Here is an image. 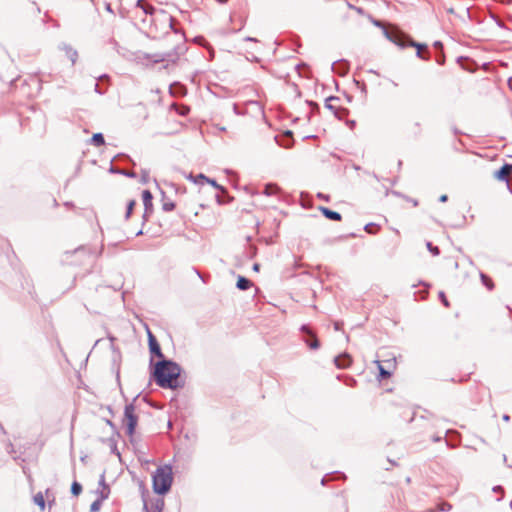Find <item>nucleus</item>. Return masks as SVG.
I'll return each mask as SVG.
<instances>
[{
	"label": "nucleus",
	"mask_w": 512,
	"mask_h": 512,
	"mask_svg": "<svg viewBox=\"0 0 512 512\" xmlns=\"http://www.w3.org/2000/svg\"><path fill=\"white\" fill-rule=\"evenodd\" d=\"M154 378L156 383L163 388L175 389L179 387L180 368L171 361H159L154 368Z\"/></svg>",
	"instance_id": "obj_1"
},
{
	"label": "nucleus",
	"mask_w": 512,
	"mask_h": 512,
	"mask_svg": "<svg viewBox=\"0 0 512 512\" xmlns=\"http://www.w3.org/2000/svg\"><path fill=\"white\" fill-rule=\"evenodd\" d=\"M386 37L400 48L414 47L417 56L422 60L429 59V51L426 44L415 42L409 35L403 33L397 28H390L385 31Z\"/></svg>",
	"instance_id": "obj_2"
},
{
	"label": "nucleus",
	"mask_w": 512,
	"mask_h": 512,
	"mask_svg": "<svg viewBox=\"0 0 512 512\" xmlns=\"http://www.w3.org/2000/svg\"><path fill=\"white\" fill-rule=\"evenodd\" d=\"M152 481L155 493L160 495L166 494L173 482L172 468L169 465L158 467L152 477Z\"/></svg>",
	"instance_id": "obj_3"
},
{
	"label": "nucleus",
	"mask_w": 512,
	"mask_h": 512,
	"mask_svg": "<svg viewBox=\"0 0 512 512\" xmlns=\"http://www.w3.org/2000/svg\"><path fill=\"white\" fill-rule=\"evenodd\" d=\"M139 421V412L135 405L129 404L125 406L121 426L125 433L131 438L133 437Z\"/></svg>",
	"instance_id": "obj_4"
},
{
	"label": "nucleus",
	"mask_w": 512,
	"mask_h": 512,
	"mask_svg": "<svg viewBox=\"0 0 512 512\" xmlns=\"http://www.w3.org/2000/svg\"><path fill=\"white\" fill-rule=\"evenodd\" d=\"M155 8L146 0H138L136 4V15L141 17L142 22H146V18L142 16H152Z\"/></svg>",
	"instance_id": "obj_5"
},
{
	"label": "nucleus",
	"mask_w": 512,
	"mask_h": 512,
	"mask_svg": "<svg viewBox=\"0 0 512 512\" xmlns=\"http://www.w3.org/2000/svg\"><path fill=\"white\" fill-rule=\"evenodd\" d=\"M147 336H148V344H149V350L151 354L155 355L156 357L163 359L164 355L161 351L160 345L156 339V337L153 335V333L147 329Z\"/></svg>",
	"instance_id": "obj_6"
},
{
	"label": "nucleus",
	"mask_w": 512,
	"mask_h": 512,
	"mask_svg": "<svg viewBox=\"0 0 512 512\" xmlns=\"http://www.w3.org/2000/svg\"><path fill=\"white\" fill-rule=\"evenodd\" d=\"M60 51H61V59L63 61L66 60V61L70 62L71 65L75 64L77 57H78V53L73 47H71L69 45H63L60 48Z\"/></svg>",
	"instance_id": "obj_7"
},
{
	"label": "nucleus",
	"mask_w": 512,
	"mask_h": 512,
	"mask_svg": "<svg viewBox=\"0 0 512 512\" xmlns=\"http://www.w3.org/2000/svg\"><path fill=\"white\" fill-rule=\"evenodd\" d=\"M512 173V165L505 164L498 171L494 173V177L497 180L505 181L508 179L510 174Z\"/></svg>",
	"instance_id": "obj_8"
},
{
	"label": "nucleus",
	"mask_w": 512,
	"mask_h": 512,
	"mask_svg": "<svg viewBox=\"0 0 512 512\" xmlns=\"http://www.w3.org/2000/svg\"><path fill=\"white\" fill-rule=\"evenodd\" d=\"M142 201H143V204H144V207H145V212L146 213H151L152 212V207H153V204H152V194L149 190H143L142 191Z\"/></svg>",
	"instance_id": "obj_9"
},
{
	"label": "nucleus",
	"mask_w": 512,
	"mask_h": 512,
	"mask_svg": "<svg viewBox=\"0 0 512 512\" xmlns=\"http://www.w3.org/2000/svg\"><path fill=\"white\" fill-rule=\"evenodd\" d=\"M319 210L322 212V214L330 219V220H334V221H341L342 219V216L336 212V211H332L326 207H320Z\"/></svg>",
	"instance_id": "obj_10"
},
{
	"label": "nucleus",
	"mask_w": 512,
	"mask_h": 512,
	"mask_svg": "<svg viewBox=\"0 0 512 512\" xmlns=\"http://www.w3.org/2000/svg\"><path fill=\"white\" fill-rule=\"evenodd\" d=\"M352 360L350 358L349 355H340L338 357L335 358V364L337 367L339 368H346L348 366H350Z\"/></svg>",
	"instance_id": "obj_11"
},
{
	"label": "nucleus",
	"mask_w": 512,
	"mask_h": 512,
	"mask_svg": "<svg viewBox=\"0 0 512 512\" xmlns=\"http://www.w3.org/2000/svg\"><path fill=\"white\" fill-rule=\"evenodd\" d=\"M136 205L135 197H128L126 199V211H125V219H129L132 214V211Z\"/></svg>",
	"instance_id": "obj_12"
},
{
	"label": "nucleus",
	"mask_w": 512,
	"mask_h": 512,
	"mask_svg": "<svg viewBox=\"0 0 512 512\" xmlns=\"http://www.w3.org/2000/svg\"><path fill=\"white\" fill-rule=\"evenodd\" d=\"M236 286L240 290H247L252 286V282L243 276H239Z\"/></svg>",
	"instance_id": "obj_13"
},
{
	"label": "nucleus",
	"mask_w": 512,
	"mask_h": 512,
	"mask_svg": "<svg viewBox=\"0 0 512 512\" xmlns=\"http://www.w3.org/2000/svg\"><path fill=\"white\" fill-rule=\"evenodd\" d=\"M135 108H138V110L133 111L135 116L142 117L144 119L148 117V110L142 103H138Z\"/></svg>",
	"instance_id": "obj_14"
},
{
	"label": "nucleus",
	"mask_w": 512,
	"mask_h": 512,
	"mask_svg": "<svg viewBox=\"0 0 512 512\" xmlns=\"http://www.w3.org/2000/svg\"><path fill=\"white\" fill-rule=\"evenodd\" d=\"M303 330H305L312 338L311 341L306 340L307 345H309L311 349H317L319 347V341L316 336L306 327H303Z\"/></svg>",
	"instance_id": "obj_15"
},
{
	"label": "nucleus",
	"mask_w": 512,
	"mask_h": 512,
	"mask_svg": "<svg viewBox=\"0 0 512 512\" xmlns=\"http://www.w3.org/2000/svg\"><path fill=\"white\" fill-rule=\"evenodd\" d=\"M91 142H92V144H94L95 146H98V147L105 144L104 137L101 133H95L92 136Z\"/></svg>",
	"instance_id": "obj_16"
},
{
	"label": "nucleus",
	"mask_w": 512,
	"mask_h": 512,
	"mask_svg": "<svg viewBox=\"0 0 512 512\" xmlns=\"http://www.w3.org/2000/svg\"><path fill=\"white\" fill-rule=\"evenodd\" d=\"M34 502L35 504H37L41 510H44L45 508V499H44V496L41 492L37 493L35 496H34Z\"/></svg>",
	"instance_id": "obj_17"
},
{
	"label": "nucleus",
	"mask_w": 512,
	"mask_h": 512,
	"mask_svg": "<svg viewBox=\"0 0 512 512\" xmlns=\"http://www.w3.org/2000/svg\"><path fill=\"white\" fill-rule=\"evenodd\" d=\"M365 231L369 234H376L380 231V226L375 223H369L365 226Z\"/></svg>",
	"instance_id": "obj_18"
},
{
	"label": "nucleus",
	"mask_w": 512,
	"mask_h": 512,
	"mask_svg": "<svg viewBox=\"0 0 512 512\" xmlns=\"http://www.w3.org/2000/svg\"><path fill=\"white\" fill-rule=\"evenodd\" d=\"M279 188L274 184H268L265 186L264 194L267 196L274 195L278 192Z\"/></svg>",
	"instance_id": "obj_19"
},
{
	"label": "nucleus",
	"mask_w": 512,
	"mask_h": 512,
	"mask_svg": "<svg viewBox=\"0 0 512 512\" xmlns=\"http://www.w3.org/2000/svg\"><path fill=\"white\" fill-rule=\"evenodd\" d=\"M482 283L489 289L492 290L494 288V283L490 277L485 274H481Z\"/></svg>",
	"instance_id": "obj_20"
},
{
	"label": "nucleus",
	"mask_w": 512,
	"mask_h": 512,
	"mask_svg": "<svg viewBox=\"0 0 512 512\" xmlns=\"http://www.w3.org/2000/svg\"><path fill=\"white\" fill-rule=\"evenodd\" d=\"M376 364L378 366V369H379V374L381 376V378H389L391 376V372L387 371L381 364L380 361H376Z\"/></svg>",
	"instance_id": "obj_21"
},
{
	"label": "nucleus",
	"mask_w": 512,
	"mask_h": 512,
	"mask_svg": "<svg viewBox=\"0 0 512 512\" xmlns=\"http://www.w3.org/2000/svg\"><path fill=\"white\" fill-rule=\"evenodd\" d=\"M81 492H82V486L76 481L73 482L71 485V493L74 496H78V495H80Z\"/></svg>",
	"instance_id": "obj_22"
},
{
	"label": "nucleus",
	"mask_w": 512,
	"mask_h": 512,
	"mask_svg": "<svg viewBox=\"0 0 512 512\" xmlns=\"http://www.w3.org/2000/svg\"><path fill=\"white\" fill-rule=\"evenodd\" d=\"M338 101V98L336 97H330L326 100L325 102V106L326 108L334 111L335 110V106H334V102H337Z\"/></svg>",
	"instance_id": "obj_23"
},
{
	"label": "nucleus",
	"mask_w": 512,
	"mask_h": 512,
	"mask_svg": "<svg viewBox=\"0 0 512 512\" xmlns=\"http://www.w3.org/2000/svg\"><path fill=\"white\" fill-rule=\"evenodd\" d=\"M427 248L435 256L439 255V253H440L439 248L436 246H433L432 243H430V242L427 243Z\"/></svg>",
	"instance_id": "obj_24"
},
{
	"label": "nucleus",
	"mask_w": 512,
	"mask_h": 512,
	"mask_svg": "<svg viewBox=\"0 0 512 512\" xmlns=\"http://www.w3.org/2000/svg\"><path fill=\"white\" fill-rule=\"evenodd\" d=\"M175 204L173 202H164L163 209L167 212L174 210Z\"/></svg>",
	"instance_id": "obj_25"
},
{
	"label": "nucleus",
	"mask_w": 512,
	"mask_h": 512,
	"mask_svg": "<svg viewBox=\"0 0 512 512\" xmlns=\"http://www.w3.org/2000/svg\"><path fill=\"white\" fill-rule=\"evenodd\" d=\"M387 364H388V367L391 368V367H394L395 366V360H386L385 361Z\"/></svg>",
	"instance_id": "obj_26"
},
{
	"label": "nucleus",
	"mask_w": 512,
	"mask_h": 512,
	"mask_svg": "<svg viewBox=\"0 0 512 512\" xmlns=\"http://www.w3.org/2000/svg\"><path fill=\"white\" fill-rule=\"evenodd\" d=\"M206 182L210 183L211 185H213L214 187H218V185L216 184V182L214 180H211V179H206Z\"/></svg>",
	"instance_id": "obj_27"
},
{
	"label": "nucleus",
	"mask_w": 512,
	"mask_h": 512,
	"mask_svg": "<svg viewBox=\"0 0 512 512\" xmlns=\"http://www.w3.org/2000/svg\"><path fill=\"white\" fill-rule=\"evenodd\" d=\"M447 199H448L447 195H442V196L440 197V201H441V202H446V201H447Z\"/></svg>",
	"instance_id": "obj_28"
},
{
	"label": "nucleus",
	"mask_w": 512,
	"mask_h": 512,
	"mask_svg": "<svg viewBox=\"0 0 512 512\" xmlns=\"http://www.w3.org/2000/svg\"><path fill=\"white\" fill-rule=\"evenodd\" d=\"M197 178H199L200 180H204V181H206V179H208V178H207V177H205L203 174L198 175V177H197Z\"/></svg>",
	"instance_id": "obj_29"
},
{
	"label": "nucleus",
	"mask_w": 512,
	"mask_h": 512,
	"mask_svg": "<svg viewBox=\"0 0 512 512\" xmlns=\"http://www.w3.org/2000/svg\"><path fill=\"white\" fill-rule=\"evenodd\" d=\"M259 268H260V265H259V264H254V265H253V270H255V271H259Z\"/></svg>",
	"instance_id": "obj_30"
},
{
	"label": "nucleus",
	"mask_w": 512,
	"mask_h": 512,
	"mask_svg": "<svg viewBox=\"0 0 512 512\" xmlns=\"http://www.w3.org/2000/svg\"><path fill=\"white\" fill-rule=\"evenodd\" d=\"M106 10H107V11H109V12H112L111 5H110V4H107V5H106Z\"/></svg>",
	"instance_id": "obj_31"
},
{
	"label": "nucleus",
	"mask_w": 512,
	"mask_h": 512,
	"mask_svg": "<svg viewBox=\"0 0 512 512\" xmlns=\"http://www.w3.org/2000/svg\"><path fill=\"white\" fill-rule=\"evenodd\" d=\"M188 111H189V109H188V108H184V109L181 111V114H183V115H184V114H185V113H187Z\"/></svg>",
	"instance_id": "obj_32"
},
{
	"label": "nucleus",
	"mask_w": 512,
	"mask_h": 512,
	"mask_svg": "<svg viewBox=\"0 0 512 512\" xmlns=\"http://www.w3.org/2000/svg\"><path fill=\"white\" fill-rule=\"evenodd\" d=\"M318 197L327 200V198H325V196H322V194H318Z\"/></svg>",
	"instance_id": "obj_33"
},
{
	"label": "nucleus",
	"mask_w": 512,
	"mask_h": 512,
	"mask_svg": "<svg viewBox=\"0 0 512 512\" xmlns=\"http://www.w3.org/2000/svg\"><path fill=\"white\" fill-rule=\"evenodd\" d=\"M155 512H161V508L157 506Z\"/></svg>",
	"instance_id": "obj_34"
},
{
	"label": "nucleus",
	"mask_w": 512,
	"mask_h": 512,
	"mask_svg": "<svg viewBox=\"0 0 512 512\" xmlns=\"http://www.w3.org/2000/svg\"><path fill=\"white\" fill-rule=\"evenodd\" d=\"M435 45H436V47H439V46H441V43L437 42Z\"/></svg>",
	"instance_id": "obj_35"
}]
</instances>
